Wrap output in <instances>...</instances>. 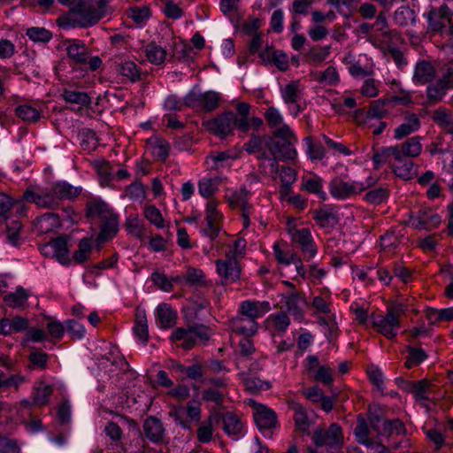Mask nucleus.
<instances>
[{"label": "nucleus", "instance_id": "obj_47", "mask_svg": "<svg viewBox=\"0 0 453 453\" xmlns=\"http://www.w3.org/2000/svg\"><path fill=\"white\" fill-rule=\"evenodd\" d=\"M389 196V190L384 187L375 188L365 193L363 199L369 204L379 205Z\"/></svg>", "mask_w": 453, "mask_h": 453}, {"label": "nucleus", "instance_id": "obj_30", "mask_svg": "<svg viewBox=\"0 0 453 453\" xmlns=\"http://www.w3.org/2000/svg\"><path fill=\"white\" fill-rule=\"evenodd\" d=\"M289 409L294 411L295 426L300 432L309 434L311 422L307 416L306 409L297 402L289 403Z\"/></svg>", "mask_w": 453, "mask_h": 453}, {"label": "nucleus", "instance_id": "obj_61", "mask_svg": "<svg viewBox=\"0 0 453 453\" xmlns=\"http://www.w3.org/2000/svg\"><path fill=\"white\" fill-rule=\"evenodd\" d=\"M388 114L385 107V102L382 100L372 101L368 109V118L373 119H381Z\"/></svg>", "mask_w": 453, "mask_h": 453}, {"label": "nucleus", "instance_id": "obj_7", "mask_svg": "<svg viewBox=\"0 0 453 453\" xmlns=\"http://www.w3.org/2000/svg\"><path fill=\"white\" fill-rule=\"evenodd\" d=\"M219 100L220 96L215 91H206L202 93L191 90L185 96V104L192 109L210 112L219 107Z\"/></svg>", "mask_w": 453, "mask_h": 453}, {"label": "nucleus", "instance_id": "obj_55", "mask_svg": "<svg viewBox=\"0 0 453 453\" xmlns=\"http://www.w3.org/2000/svg\"><path fill=\"white\" fill-rule=\"evenodd\" d=\"M125 226L128 233L138 239L143 238L145 228L137 216L127 218Z\"/></svg>", "mask_w": 453, "mask_h": 453}, {"label": "nucleus", "instance_id": "obj_45", "mask_svg": "<svg viewBox=\"0 0 453 453\" xmlns=\"http://www.w3.org/2000/svg\"><path fill=\"white\" fill-rule=\"evenodd\" d=\"M407 352L404 366L408 369L418 366L427 358L426 351L420 348L407 346Z\"/></svg>", "mask_w": 453, "mask_h": 453}, {"label": "nucleus", "instance_id": "obj_14", "mask_svg": "<svg viewBox=\"0 0 453 453\" xmlns=\"http://www.w3.org/2000/svg\"><path fill=\"white\" fill-rule=\"evenodd\" d=\"M290 234L292 241L299 245L305 259H311L317 254L316 245L308 228L294 229Z\"/></svg>", "mask_w": 453, "mask_h": 453}, {"label": "nucleus", "instance_id": "obj_11", "mask_svg": "<svg viewBox=\"0 0 453 453\" xmlns=\"http://www.w3.org/2000/svg\"><path fill=\"white\" fill-rule=\"evenodd\" d=\"M41 251L45 256H49L51 252V256L56 257L57 260L64 265H69L71 264L68 242L65 236H58L52 239L41 248Z\"/></svg>", "mask_w": 453, "mask_h": 453}, {"label": "nucleus", "instance_id": "obj_13", "mask_svg": "<svg viewBox=\"0 0 453 453\" xmlns=\"http://www.w3.org/2000/svg\"><path fill=\"white\" fill-rule=\"evenodd\" d=\"M312 219L326 233L332 231L340 220L337 211L329 204H324L322 207L314 210Z\"/></svg>", "mask_w": 453, "mask_h": 453}, {"label": "nucleus", "instance_id": "obj_22", "mask_svg": "<svg viewBox=\"0 0 453 453\" xmlns=\"http://www.w3.org/2000/svg\"><path fill=\"white\" fill-rule=\"evenodd\" d=\"M219 418L222 419L223 430L228 436L237 440L242 435L243 424L235 413L226 411L222 416H219Z\"/></svg>", "mask_w": 453, "mask_h": 453}, {"label": "nucleus", "instance_id": "obj_57", "mask_svg": "<svg viewBox=\"0 0 453 453\" xmlns=\"http://www.w3.org/2000/svg\"><path fill=\"white\" fill-rule=\"evenodd\" d=\"M178 278L168 279V277L161 273L154 272L151 274V280L156 286L165 292L173 290V281H177Z\"/></svg>", "mask_w": 453, "mask_h": 453}, {"label": "nucleus", "instance_id": "obj_49", "mask_svg": "<svg viewBox=\"0 0 453 453\" xmlns=\"http://www.w3.org/2000/svg\"><path fill=\"white\" fill-rule=\"evenodd\" d=\"M270 321L278 333H285L290 325V319L285 311H280L276 313L271 314L268 317Z\"/></svg>", "mask_w": 453, "mask_h": 453}, {"label": "nucleus", "instance_id": "obj_63", "mask_svg": "<svg viewBox=\"0 0 453 453\" xmlns=\"http://www.w3.org/2000/svg\"><path fill=\"white\" fill-rule=\"evenodd\" d=\"M431 383L427 380H417V385L414 389V398L417 402L429 401L428 393L430 391Z\"/></svg>", "mask_w": 453, "mask_h": 453}, {"label": "nucleus", "instance_id": "obj_26", "mask_svg": "<svg viewBox=\"0 0 453 453\" xmlns=\"http://www.w3.org/2000/svg\"><path fill=\"white\" fill-rule=\"evenodd\" d=\"M395 162L392 165L393 173L399 178L409 180L417 173L412 159L394 156Z\"/></svg>", "mask_w": 453, "mask_h": 453}, {"label": "nucleus", "instance_id": "obj_23", "mask_svg": "<svg viewBox=\"0 0 453 453\" xmlns=\"http://www.w3.org/2000/svg\"><path fill=\"white\" fill-rule=\"evenodd\" d=\"M421 127L419 117L416 113H406L403 117V123L398 126L394 132V138L401 140L411 134L418 131Z\"/></svg>", "mask_w": 453, "mask_h": 453}, {"label": "nucleus", "instance_id": "obj_52", "mask_svg": "<svg viewBox=\"0 0 453 453\" xmlns=\"http://www.w3.org/2000/svg\"><path fill=\"white\" fill-rule=\"evenodd\" d=\"M447 91L448 89L438 81L436 83L430 84L426 88V99L428 104H435L441 102L447 94Z\"/></svg>", "mask_w": 453, "mask_h": 453}, {"label": "nucleus", "instance_id": "obj_25", "mask_svg": "<svg viewBox=\"0 0 453 453\" xmlns=\"http://www.w3.org/2000/svg\"><path fill=\"white\" fill-rule=\"evenodd\" d=\"M254 419L260 430H269L276 426L277 415L270 408L260 404L254 413Z\"/></svg>", "mask_w": 453, "mask_h": 453}, {"label": "nucleus", "instance_id": "obj_48", "mask_svg": "<svg viewBox=\"0 0 453 453\" xmlns=\"http://www.w3.org/2000/svg\"><path fill=\"white\" fill-rule=\"evenodd\" d=\"M16 115L27 123L36 122L41 118L40 111L28 104H21L15 109Z\"/></svg>", "mask_w": 453, "mask_h": 453}, {"label": "nucleus", "instance_id": "obj_44", "mask_svg": "<svg viewBox=\"0 0 453 453\" xmlns=\"http://www.w3.org/2000/svg\"><path fill=\"white\" fill-rule=\"evenodd\" d=\"M134 334L136 338L146 344L149 342V330L145 313H137L135 325L133 328Z\"/></svg>", "mask_w": 453, "mask_h": 453}, {"label": "nucleus", "instance_id": "obj_28", "mask_svg": "<svg viewBox=\"0 0 453 453\" xmlns=\"http://www.w3.org/2000/svg\"><path fill=\"white\" fill-rule=\"evenodd\" d=\"M54 196L61 203L63 200H72L76 198L81 192V188L73 187L65 181H58L51 185Z\"/></svg>", "mask_w": 453, "mask_h": 453}, {"label": "nucleus", "instance_id": "obj_53", "mask_svg": "<svg viewBox=\"0 0 453 453\" xmlns=\"http://www.w3.org/2000/svg\"><path fill=\"white\" fill-rule=\"evenodd\" d=\"M243 383L246 389L250 393H257L262 390H267L271 388L270 382L250 375L243 378Z\"/></svg>", "mask_w": 453, "mask_h": 453}, {"label": "nucleus", "instance_id": "obj_19", "mask_svg": "<svg viewBox=\"0 0 453 453\" xmlns=\"http://www.w3.org/2000/svg\"><path fill=\"white\" fill-rule=\"evenodd\" d=\"M421 137L417 135L407 139L404 142L393 146L395 156L406 158L418 157L422 151Z\"/></svg>", "mask_w": 453, "mask_h": 453}, {"label": "nucleus", "instance_id": "obj_17", "mask_svg": "<svg viewBox=\"0 0 453 453\" xmlns=\"http://www.w3.org/2000/svg\"><path fill=\"white\" fill-rule=\"evenodd\" d=\"M269 311L270 304L268 302L245 300L240 303L238 313L257 321V319L263 317Z\"/></svg>", "mask_w": 453, "mask_h": 453}, {"label": "nucleus", "instance_id": "obj_18", "mask_svg": "<svg viewBox=\"0 0 453 453\" xmlns=\"http://www.w3.org/2000/svg\"><path fill=\"white\" fill-rule=\"evenodd\" d=\"M119 232V216L112 212L104 219L100 220V231L96 236V242L104 243L111 240Z\"/></svg>", "mask_w": 453, "mask_h": 453}, {"label": "nucleus", "instance_id": "obj_35", "mask_svg": "<svg viewBox=\"0 0 453 453\" xmlns=\"http://www.w3.org/2000/svg\"><path fill=\"white\" fill-rule=\"evenodd\" d=\"M221 183V179L219 177L202 178L198 182L199 194L204 198H211L218 191Z\"/></svg>", "mask_w": 453, "mask_h": 453}, {"label": "nucleus", "instance_id": "obj_43", "mask_svg": "<svg viewBox=\"0 0 453 453\" xmlns=\"http://www.w3.org/2000/svg\"><path fill=\"white\" fill-rule=\"evenodd\" d=\"M249 196L250 192L245 188H242L239 191L233 193L228 198L229 205L232 208H240L242 211L252 209L251 204L249 203Z\"/></svg>", "mask_w": 453, "mask_h": 453}, {"label": "nucleus", "instance_id": "obj_60", "mask_svg": "<svg viewBox=\"0 0 453 453\" xmlns=\"http://www.w3.org/2000/svg\"><path fill=\"white\" fill-rule=\"evenodd\" d=\"M26 35L34 42H48L52 38V34L44 27H30Z\"/></svg>", "mask_w": 453, "mask_h": 453}, {"label": "nucleus", "instance_id": "obj_29", "mask_svg": "<svg viewBox=\"0 0 453 453\" xmlns=\"http://www.w3.org/2000/svg\"><path fill=\"white\" fill-rule=\"evenodd\" d=\"M435 76V69L433 65L426 60L416 64L413 81L415 83L426 84L430 82Z\"/></svg>", "mask_w": 453, "mask_h": 453}, {"label": "nucleus", "instance_id": "obj_20", "mask_svg": "<svg viewBox=\"0 0 453 453\" xmlns=\"http://www.w3.org/2000/svg\"><path fill=\"white\" fill-rule=\"evenodd\" d=\"M229 326L233 332L244 336H252L257 332V322L247 317L237 314L229 320Z\"/></svg>", "mask_w": 453, "mask_h": 453}, {"label": "nucleus", "instance_id": "obj_39", "mask_svg": "<svg viewBox=\"0 0 453 453\" xmlns=\"http://www.w3.org/2000/svg\"><path fill=\"white\" fill-rule=\"evenodd\" d=\"M28 296V291L22 287H19L15 292L5 295L4 301L12 308H19L27 303Z\"/></svg>", "mask_w": 453, "mask_h": 453}, {"label": "nucleus", "instance_id": "obj_2", "mask_svg": "<svg viewBox=\"0 0 453 453\" xmlns=\"http://www.w3.org/2000/svg\"><path fill=\"white\" fill-rule=\"evenodd\" d=\"M297 138L288 125L282 124L272 135L267 148L273 156H278L281 161H294L297 157L295 145Z\"/></svg>", "mask_w": 453, "mask_h": 453}, {"label": "nucleus", "instance_id": "obj_10", "mask_svg": "<svg viewBox=\"0 0 453 453\" xmlns=\"http://www.w3.org/2000/svg\"><path fill=\"white\" fill-rule=\"evenodd\" d=\"M233 254H226L225 259L216 261L217 273L222 278L221 284L226 285L228 282H234L241 277L240 265Z\"/></svg>", "mask_w": 453, "mask_h": 453}, {"label": "nucleus", "instance_id": "obj_5", "mask_svg": "<svg viewBox=\"0 0 453 453\" xmlns=\"http://www.w3.org/2000/svg\"><path fill=\"white\" fill-rule=\"evenodd\" d=\"M401 311V305L388 306L385 316L380 314L372 315V326L378 333L384 335L387 339L392 340L396 336L397 330L401 326L399 319Z\"/></svg>", "mask_w": 453, "mask_h": 453}, {"label": "nucleus", "instance_id": "obj_12", "mask_svg": "<svg viewBox=\"0 0 453 453\" xmlns=\"http://www.w3.org/2000/svg\"><path fill=\"white\" fill-rule=\"evenodd\" d=\"M441 217L431 208L418 210L417 215L410 217L411 226L417 230L431 231L441 224Z\"/></svg>", "mask_w": 453, "mask_h": 453}, {"label": "nucleus", "instance_id": "obj_24", "mask_svg": "<svg viewBox=\"0 0 453 453\" xmlns=\"http://www.w3.org/2000/svg\"><path fill=\"white\" fill-rule=\"evenodd\" d=\"M113 211L104 202L99 199H93L86 203L85 216L90 221L104 219Z\"/></svg>", "mask_w": 453, "mask_h": 453}, {"label": "nucleus", "instance_id": "obj_58", "mask_svg": "<svg viewBox=\"0 0 453 453\" xmlns=\"http://www.w3.org/2000/svg\"><path fill=\"white\" fill-rule=\"evenodd\" d=\"M62 96L63 98L68 103L81 105H88L90 103V97L85 92L65 89Z\"/></svg>", "mask_w": 453, "mask_h": 453}, {"label": "nucleus", "instance_id": "obj_31", "mask_svg": "<svg viewBox=\"0 0 453 453\" xmlns=\"http://www.w3.org/2000/svg\"><path fill=\"white\" fill-rule=\"evenodd\" d=\"M219 420V414H211L196 430V439L201 443H209L213 436V424Z\"/></svg>", "mask_w": 453, "mask_h": 453}, {"label": "nucleus", "instance_id": "obj_3", "mask_svg": "<svg viewBox=\"0 0 453 453\" xmlns=\"http://www.w3.org/2000/svg\"><path fill=\"white\" fill-rule=\"evenodd\" d=\"M203 126L207 131L219 136L225 138L233 134L234 127L240 131L246 133L250 130V126L244 119H238L233 111H226L216 118L203 121Z\"/></svg>", "mask_w": 453, "mask_h": 453}, {"label": "nucleus", "instance_id": "obj_1", "mask_svg": "<svg viewBox=\"0 0 453 453\" xmlns=\"http://www.w3.org/2000/svg\"><path fill=\"white\" fill-rule=\"evenodd\" d=\"M107 4L108 0H97L96 5L80 1L57 19V25L63 29L91 27L105 16Z\"/></svg>", "mask_w": 453, "mask_h": 453}, {"label": "nucleus", "instance_id": "obj_32", "mask_svg": "<svg viewBox=\"0 0 453 453\" xmlns=\"http://www.w3.org/2000/svg\"><path fill=\"white\" fill-rule=\"evenodd\" d=\"M52 393L53 388L50 385H47L43 380L36 382L32 393L33 404L40 407L48 404Z\"/></svg>", "mask_w": 453, "mask_h": 453}, {"label": "nucleus", "instance_id": "obj_8", "mask_svg": "<svg viewBox=\"0 0 453 453\" xmlns=\"http://www.w3.org/2000/svg\"><path fill=\"white\" fill-rule=\"evenodd\" d=\"M280 303V308H285L296 319L299 321L303 319V308L307 303L302 293L297 290H289L285 294H281Z\"/></svg>", "mask_w": 453, "mask_h": 453}, {"label": "nucleus", "instance_id": "obj_62", "mask_svg": "<svg viewBox=\"0 0 453 453\" xmlns=\"http://www.w3.org/2000/svg\"><path fill=\"white\" fill-rule=\"evenodd\" d=\"M225 393L213 388H204L202 392V400L204 402H211L216 405L220 406L223 404Z\"/></svg>", "mask_w": 453, "mask_h": 453}, {"label": "nucleus", "instance_id": "obj_46", "mask_svg": "<svg viewBox=\"0 0 453 453\" xmlns=\"http://www.w3.org/2000/svg\"><path fill=\"white\" fill-rule=\"evenodd\" d=\"M143 215L146 219L157 228L162 229L165 226V221L159 209L155 205H145L143 209Z\"/></svg>", "mask_w": 453, "mask_h": 453}, {"label": "nucleus", "instance_id": "obj_59", "mask_svg": "<svg viewBox=\"0 0 453 453\" xmlns=\"http://www.w3.org/2000/svg\"><path fill=\"white\" fill-rule=\"evenodd\" d=\"M128 17L136 24L142 25L146 23L150 17V10L148 6L132 7L128 11Z\"/></svg>", "mask_w": 453, "mask_h": 453}, {"label": "nucleus", "instance_id": "obj_56", "mask_svg": "<svg viewBox=\"0 0 453 453\" xmlns=\"http://www.w3.org/2000/svg\"><path fill=\"white\" fill-rule=\"evenodd\" d=\"M91 252V243L90 240L88 238H83L80 241L78 245V250L73 254V259L78 264H82L86 262Z\"/></svg>", "mask_w": 453, "mask_h": 453}, {"label": "nucleus", "instance_id": "obj_36", "mask_svg": "<svg viewBox=\"0 0 453 453\" xmlns=\"http://www.w3.org/2000/svg\"><path fill=\"white\" fill-rule=\"evenodd\" d=\"M170 339L173 342L183 341L181 348L185 350H189L196 345V337L192 334L189 329L178 327L171 334Z\"/></svg>", "mask_w": 453, "mask_h": 453}, {"label": "nucleus", "instance_id": "obj_16", "mask_svg": "<svg viewBox=\"0 0 453 453\" xmlns=\"http://www.w3.org/2000/svg\"><path fill=\"white\" fill-rule=\"evenodd\" d=\"M114 69L117 74L119 75L123 81H127L131 83L140 81L143 74L142 68L133 60H124L120 62L115 60Z\"/></svg>", "mask_w": 453, "mask_h": 453}, {"label": "nucleus", "instance_id": "obj_38", "mask_svg": "<svg viewBox=\"0 0 453 453\" xmlns=\"http://www.w3.org/2000/svg\"><path fill=\"white\" fill-rule=\"evenodd\" d=\"M153 157L159 161L165 162L170 151L169 142L161 138H155L149 142Z\"/></svg>", "mask_w": 453, "mask_h": 453}, {"label": "nucleus", "instance_id": "obj_50", "mask_svg": "<svg viewBox=\"0 0 453 453\" xmlns=\"http://www.w3.org/2000/svg\"><path fill=\"white\" fill-rule=\"evenodd\" d=\"M81 146L82 150L87 151H93L98 146V139L94 130L84 128L80 132Z\"/></svg>", "mask_w": 453, "mask_h": 453}, {"label": "nucleus", "instance_id": "obj_21", "mask_svg": "<svg viewBox=\"0 0 453 453\" xmlns=\"http://www.w3.org/2000/svg\"><path fill=\"white\" fill-rule=\"evenodd\" d=\"M145 436L153 443H159L164 441L165 431L161 420L156 417H148L143 423Z\"/></svg>", "mask_w": 453, "mask_h": 453}, {"label": "nucleus", "instance_id": "obj_64", "mask_svg": "<svg viewBox=\"0 0 453 453\" xmlns=\"http://www.w3.org/2000/svg\"><path fill=\"white\" fill-rule=\"evenodd\" d=\"M437 81L448 90L453 88V61L443 66L442 73Z\"/></svg>", "mask_w": 453, "mask_h": 453}, {"label": "nucleus", "instance_id": "obj_37", "mask_svg": "<svg viewBox=\"0 0 453 453\" xmlns=\"http://www.w3.org/2000/svg\"><path fill=\"white\" fill-rule=\"evenodd\" d=\"M280 94L285 104H292L298 103L302 96L299 81H295L288 83L281 88Z\"/></svg>", "mask_w": 453, "mask_h": 453}, {"label": "nucleus", "instance_id": "obj_15", "mask_svg": "<svg viewBox=\"0 0 453 453\" xmlns=\"http://www.w3.org/2000/svg\"><path fill=\"white\" fill-rule=\"evenodd\" d=\"M452 14L449 8L443 4L439 8H431L427 13L428 28L436 33H441L445 27V22H451L449 16Z\"/></svg>", "mask_w": 453, "mask_h": 453}, {"label": "nucleus", "instance_id": "obj_27", "mask_svg": "<svg viewBox=\"0 0 453 453\" xmlns=\"http://www.w3.org/2000/svg\"><path fill=\"white\" fill-rule=\"evenodd\" d=\"M156 317L158 326L166 329L175 325L177 313L167 303H161L157 308Z\"/></svg>", "mask_w": 453, "mask_h": 453}, {"label": "nucleus", "instance_id": "obj_42", "mask_svg": "<svg viewBox=\"0 0 453 453\" xmlns=\"http://www.w3.org/2000/svg\"><path fill=\"white\" fill-rule=\"evenodd\" d=\"M145 54L148 60L157 65L163 64L166 58L165 50L155 42H150L145 47Z\"/></svg>", "mask_w": 453, "mask_h": 453}, {"label": "nucleus", "instance_id": "obj_6", "mask_svg": "<svg viewBox=\"0 0 453 453\" xmlns=\"http://www.w3.org/2000/svg\"><path fill=\"white\" fill-rule=\"evenodd\" d=\"M362 182L346 180L341 176L334 177L328 183L329 194L336 200H346L365 191L368 186Z\"/></svg>", "mask_w": 453, "mask_h": 453}, {"label": "nucleus", "instance_id": "obj_51", "mask_svg": "<svg viewBox=\"0 0 453 453\" xmlns=\"http://www.w3.org/2000/svg\"><path fill=\"white\" fill-rule=\"evenodd\" d=\"M382 436L389 437L392 435H401L405 434L404 424L398 418L393 420H386L384 422L383 430L378 431Z\"/></svg>", "mask_w": 453, "mask_h": 453}, {"label": "nucleus", "instance_id": "obj_9", "mask_svg": "<svg viewBox=\"0 0 453 453\" xmlns=\"http://www.w3.org/2000/svg\"><path fill=\"white\" fill-rule=\"evenodd\" d=\"M23 199L28 203H35L40 208L55 210L60 205L58 198L54 196L51 186L37 191L27 189L24 192Z\"/></svg>", "mask_w": 453, "mask_h": 453}, {"label": "nucleus", "instance_id": "obj_4", "mask_svg": "<svg viewBox=\"0 0 453 453\" xmlns=\"http://www.w3.org/2000/svg\"><path fill=\"white\" fill-rule=\"evenodd\" d=\"M312 441L317 447H323L327 453H336L344 445L342 428L337 423H332L327 428L318 427L312 434Z\"/></svg>", "mask_w": 453, "mask_h": 453}, {"label": "nucleus", "instance_id": "obj_40", "mask_svg": "<svg viewBox=\"0 0 453 453\" xmlns=\"http://www.w3.org/2000/svg\"><path fill=\"white\" fill-rule=\"evenodd\" d=\"M303 189L311 194L318 195L321 201H326L327 196L323 191V180L320 177L315 176L313 178L303 179Z\"/></svg>", "mask_w": 453, "mask_h": 453}, {"label": "nucleus", "instance_id": "obj_41", "mask_svg": "<svg viewBox=\"0 0 453 453\" xmlns=\"http://www.w3.org/2000/svg\"><path fill=\"white\" fill-rule=\"evenodd\" d=\"M394 21L399 27H407L416 23V13L409 6H401L394 13Z\"/></svg>", "mask_w": 453, "mask_h": 453}, {"label": "nucleus", "instance_id": "obj_33", "mask_svg": "<svg viewBox=\"0 0 453 453\" xmlns=\"http://www.w3.org/2000/svg\"><path fill=\"white\" fill-rule=\"evenodd\" d=\"M68 58L79 65H86L88 60L89 50L84 43L73 42L66 48Z\"/></svg>", "mask_w": 453, "mask_h": 453}, {"label": "nucleus", "instance_id": "obj_54", "mask_svg": "<svg viewBox=\"0 0 453 453\" xmlns=\"http://www.w3.org/2000/svg\"><path fill=\"white\" fill-rule=\"evenodd\" d=\"M22 225L19 220H12L6 227V238L9 243L18 247L21 243L20 231Z\"/></svg>", "mask_w": 453, "mask_h": 453}, {"label": "nucleus", "instance_id": "obj_34", "mask_svg": "<svg viewBox=\"0 0 453 453\" xmlns=\"http://www.w3.org/2000/svg\"><path fill=\"white\" fill-rule=\"evenodd\" d=\"M366 418L362 414H358L357 418V426L354 429V435L358 443L365 446L372 444V439L369 438L370 428Z\"/></svg>", "mask_w": 453, "mask_h": 453}]
</instances>
